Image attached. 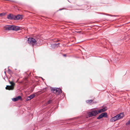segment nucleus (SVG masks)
I'll return each instance as SVG.
<instances>
[{
  "label": "nucleus",
  "mask_w": 130,
  "mask_h": 130,
  "mask_svg": "<svg viewBox=\"0 0 130 130\" xmlns=\"http://www.w3.org/2000/svg\"><path fill=\"white\" fill-rule=\"evenodd\" d=\"M22 19V16L20 15H18L16 16H14V20H21Z\"/></svg>",
  "instance_id": "nucleus-9"
},
{
  "label": "nucleus",
  "mask_w": 130,
  "mask_h": 130,
  "mask_svg": "<svg viewBox=\"0 0 130 130\" xmlns=\"http://www.w3.org/2000/svg\"><path fill=\"white\" fill-rule=\"evenodd\" d=\"M51 130L50 129V130Z\"/></svg>",
  "instance_id": "nucleus-23"
},
{
  "label": "nucleus",
  "mask_w": 130,
  "mask_h": 130,
  "mask_svg": "<svg viewBox=\"0 0 130 130\" xmlns=\"http://www.w3.org/2000/svg\"><path fill=\"white\" fill-rule=\"evenodd\" d=\"M130 124V122H127L126 123V125H127L128 124Z\"/></svg>",
  "instance_id": "nucleus-17"
},
{
  "label": "nucleus",
  "mask_w": 130,
  "mask_h": 130,
  "mask_svg": "<svg viewBox=\"0 0 130 130\" xmlns=\"http://www.w3.org/2000/svg\"><path fill=\"white\" fill-rule=\"evenodd\" d=\"M107 109V107H105L103 108L99 109L98 110H97V111L98 113V114L99 113H100L104 112L106 111Z\"/></svg>",
  "instance_id": "nucleus-7"
},
{
  "label": "nucleus",
  "mask_w": 130,
  "mask_h": 130,
  "mask_svg": "<svg viewBox=\"0 0 130 130\" xmlns=\"http://www.w3.org/2000/svg\"><path fill=\"white\" fill-rule=\"evenodd\" d=\"M128 0L129 1H130V0Z\"/></svg>",
  "instance_id": "nucleus-22"
},
{
  "label": "nucleus",
  "mask_w": 130,
  "mask_h": 130,
  "mask_svg": "<svg viewBox=\"0 0 130 130\" xmlns=\"http://www.w3.org/2000/svg\"><path fill=\"white\" fill-rule=\"evenodd\" d=\"M58 41V40H56V42H57V41Z\"/></svg>",
  "instance_id": "nucleus-19"
},
{
  "label": "nucleus",
  "mask_w": 130,
  "mask_h": 130,
  "mask_svg": "<svg viewBox=\"0 0 130 130\" xmlns=\"http://www.w3.org/2000/svg\"><path fill=\"white\" fill-rule=\"evenodd\" d=\"M28 43L32 45L33 46L35 45L36 44V41L34 38H28Z\"/></svg>",
  "instance_id": "nucleus-4"
},
{
  "label": "nucleus",
  "mask_w": 130,
  "mask_h": 130,
  "mask_svg": "<svg viewBox=\"0 0 130 130\" xmlns=\"http://www.w3.org/2000/svg\"><path fill=\"white\" fill-rule=\"evenodd\" d=\"M6 30H13L17 31L20 29V28L18 26L14 25H8L4 27Z\"/></svg>",
  "instance_id": "nucleus-1"
},
{
  "label": "nucleus",
  "mask_w": 130,
  "mask_h": 130,
  "mask_svg": "<svg viewBox=\"0 0 130 130\" xmlns=\"http://www.w3.org/2000/svg\"><path fill=\"white\" fill-rule=\"evenodd\" d=\"M7 18L10 19H14V16L12 14H10L8 15Z\"/></svg>",
  "instance_id": "nucleus-12"
},
{
  "label": "nucleus",
  "mask_w": 130,
  "mask_h": 130,
  "mask_svg": "<svg viewBox=\"0 0 130 130\" xmlns=\"http://www.w3.org/2000/svg\"><path fill=\"white\" fill-rule=\"evenodd\" d=\"M93 101V100H87L86 101V102L87 103H90Z\"/></svg>",
  "instance_id": "nucleus-14"
},
{
  "label": "nucleus",
  "mask_w": 130,
  "mask_h": 130,
  "mask_svg": "<svg viewBox=\"0 0 130 130\" xmlns=\"http://www.w3.org/2000/svg\"><path fill=\"white\" fill-rule=\"evenodd\" d=\"M35 96V95L34 94H32L30 95L27 97V98L26 99L27 101L30 100L32 99Z\"/></svg>",
  "instance_id": "nucleus-11"
},
{
  "label": "nucleus",
  "mask_w": 130,
  "mask_h": 130,
  "mask_svg": "<svg viewBox=\"0 0 130 130\" xmlns=\"http://www.w3.org/2000/svg\"><path fill=\"white\" fill-rule=\"evenodd\" d=\"M5 14L4 13H0V16H2L4 15Z\"/></svg>",
  "instance_id": "nucleus-16"
},
{
  "label": "nucleus",
  "mask_w": 130,
  "mask_h": 130,
  "mask_svg": "<svg viewBox=\"0 0 130 130\" xmlns=\"http://www.w3.org/2000/svg\"><path fill=\"white\" fill-rule=\"evenodd\" d=\"M107 113L106 112H104L100 114L99 116L97 118L98 119H100L102 118L106 117H107Z\"/></svg>",
  "instance_id": "nucleus-6"
},
{
  "label": "nucleus",
  "mask_w": 130,
  "mask_h": 130,
  "mask_svg": "<svg viewBox=\"0 0 130 130\" xmlns=\"http://www.w3.org/2000/svg\"><path fill=\"white\" fill-rule=\"evenodd\" d=\"M52 91H53L54 92L58 95L59 94L62 92V90L60 89L57 88H52Z\"/></svg>",
  "instance_id": "nucleus-5"
},
{
  "label": "nucleus",
  "mask_w": 130,
  "mask_h": 130,
  "mask_svg": "<svg viewBox=\"0 0 130 130\" xmlns=\"http://www.w3.org/2000/svg\"><path fill=\"white\" fill-rule=\"evenodd\" d=\"M52 102V100H50L48 101L47 102V104H50Z\"/></svg>",
  "instance_id": "nucleus-15"
},
{
  "label": "nucleus",
  "mask_w": 130,
  "mask_h": 130,
  "mask_svg": "<svg viewBox=\"0 0 130 130\" xmlns=\"http://www.w3.org/2000/svg\"><path fill=\"white\" fill-rule=\"evenodd\" d=\"M63 56L64 57H66V54H63Z\"/></svg>",
  "instance_id": "nucleus-18"
},
{
  "label": "nucleus",
  "mask_w": 130,
  "mask_h": 130,
  "mask_svg": "<svg viewBox=\"0 0 130 130\" xmlns=\"http://www.w3.org/2000/svg\"><path fill=\"white\" fill-rule=\"evenodd\" d=\"M98 114L96 110H93L88 112L86 115L87 118L88 117H92L96 116Z\"/></svg>",
  "instance_id": "nucleus-3"
},
{
  "label": "nucleus",
  "mask_w": 130,
  "mask_h": 130,
  "mask_svg": "<svg viewBox=\"0 0 130 130\" xmlns=\"http://www.w3.org/2000/svg\"><path fill=\"white\" fill-rule=\"evenodd\" d=\"M59 43H58V44H57V45H59Z\"/></svg>",
  "instance_id": "nucleus-21"
},
{
  "label": "nucleus",
  "mask_w": 130,
  "mask_h": 130,
  "mask_svg": "<svg viewBox=\"0 0 130 130\" xmlns=\"http://www.w3.org/2000/svg\"><path fill=\"white\" fill-rule=\"evenodd\" d=\"M6 90H12L14 89V87L11 86L7 85L5 88Z\"/></svg>",
  "instance_id": "nucleus-8"
},
{
  "label": "nucleus",
  "mask_w": 130,
  "mask_h": 130,
  "mask_svg": "<svg viewBox=\"0 0 130 130\" xmlns=\"http://www.w3.org/2000/svg\"><path fill=\"white\" fill-rule=\"evenodd\" d=\"M128 122H130V120Z\"/></svg>",
  "instance_id": "nucleus-20"
},
{
  "label": "nucleus",
  "mask_w": 130,
  "mask_h": 130,
  "mask_svg": "<svg viewBox=\"0 0 130 130\" xmlns=\"http://www.w3.org/2000/svg\"><path fill=\"white\" fill-rule=\"evenodd\" d=\"M21 99V96H19L15 98H13L12 99V100L13 101L15 102Z\"/></svg>",
  "instance_id": "nucleus-10"
},
{
  "label": "nucleus",
  "mask_w": 130,
  "mask_h": 130,
  "mask_svg": "<svg viewBox=\"0 0 130 130\" xmlns=\"http://www.w3.org/2000/svg\"><path fill=\"white\" fill-rule=\"evenodd\" d=\"M9 82L10 84L11 85V86L13 87H14V86L15 85V83L12 81H10V80H9Z\"/></svg>",
  "instance_id": "nucleus-13"
},
{
  "label": "nucleus",
  "mask_w": 130,
  "mask_h": 130,
  "mask_svg": "<svg viewBox=\"0 0 130 130\" xmlns=\"http://www.w3.org/2000/svg\"><path fill=\"white\" fill-rule=\"evenodd\" d=\"M124 116L123 113H121L112 118L110 119V120L111 122L115 121L122 118Z\"/></svg>",
  "instance_id": "nucleus-2"
}]
</instances>
